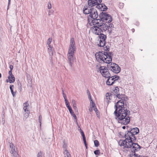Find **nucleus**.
<instances>
[{
    "instance_id": "603ef678",
    "label": "nucleus",
    "mask_w": 157,
    "mask_h": 157,
    "mask_svg": "<svg viewBox=\"0 0 157 157\" xmlns=\"http://www.w3.org/2000/svg\"><path fill=\"white\" fill-rule=\"evenodd\" d=\"M9 144H10V147H12H12H13V144H11L10 143H9Z\"/></svg>"
},
{
    "instance_id": "864d4df0",
    "label": "nucleus",
    "mask_w": 157,
    "mask_h": 157,
    "mask_svg": "<svg viewBox=\"0 0 157 157\" xmlns=\"http://www.w3.org/2000/svg\"><path fill=\"white\" fill-rule=\"evenodd\" d=\"M87 93L88 95L89 94H90V91H89V90H87Z\"/></svg>"
},
{
    "instance_id": "6e6552de",
    "label": "nucleus",
    "mask_w": 157,
    "mask_h": 157,
    "mask_svg": "<svg viewBox=\"0 0 157 157\" xmlns=\"http://www.w3.org/2000/svg\"><path fill=\"white\" fill-rule=\"evenodd\" d=\"M111 64L110 63L107 64V67L109 69L116 74L119 73L121 70L120 67L115 63H112L111 62Z\"/></svg>"
},
{
    "instance_id": "8fccbe9b",
    "label": "nucleus",
    "mask_w": 157,
    "mask_h": 157,
    "mask_svg": "<svg viewBox=\"0 0 157 157\" xmlns=\"http://www.w3.org/2000/svg\"><path fill=\"white\" fill-rule=\"evenodd\" d=\"M93 109L91 107H90V108H89V110L90 112H91L92 111V110Z\"/></svg>"
},
{
    "instance_id": "2eb2a0df",
    "label": "nucleus",
    "mask_w": 157,
    "mask_h": 157,
    "mask_svg": "<svg viewBox=\"0 0 157 157\" xmlns=\"http://www.w3.org/2000/svg\"><path fill=\"white\" fill-rule=\"evenodd\" d=\"M105 22H101V25L105 24L107 26V30H108V31L109 32V33L110 34L112 31V29L113 28V25L112 23H110L109 26L107 25V24H106Z\"/></svg>"
},
{
    "instance_id": "b1692460",
    "label": "nucleus",
    "mask_w": 157,
    "mask_h": 157,
    "mask_svg": "<svg viewBox=\"0 0 157 157\" xmlns=\"http://www.w3.org/2000/svg\"><path fill=\"white\" fill-rule=\"evenodd\" d=\"M65 157H71V155L68 151L66 150L64 151Z\"/></svg>"
},
{
    "instance_id": "2f4dec72",
    "label": "nucleus",
    "mask_w": 157,
    "mask_h": 157,
    "mask_svg": "<svg viewBox=\"0 0 157 157\" xmlns=\"http://www.w3.org/2000/svg\"><path fill=\"white\" fill-rule=\"evenodd\" d=\"M94 143L95 146L96 147H98L99 145V141L97 140H94Z\"/></svg>"
},
{
    "instance_id": "c9c22d12",
    "label": "nucleus",
    "mask_w": 157,
    "mask_h": 157,
    "mask_svg": "<svg viewBox=\"0 0 157 157\" xmlns=\"http://www.w3.org/2000/svg\"><path fill=\"white\" fill-rule=\"evenodd\" d=\"M63 97L64 99L65 102V104H67V103H69V102L68 101V100H67V97L66 95H63Z\"/></svg>"
},
{
    "instance_id": "4c0bfd02",
    "label": "nucleus",
    "mask_w": 157,
    "mask_h": 157,
    "mask_svg": "<svg viewBox=\"0 0 157 157\" xmlns=\"http://www.w3.org/2000/svg\"><path fill=\"white\" fill-rule=\"evenodd\" d=\"M128 99L127 96L125 94H124L123 95V98L122 99V100L121 101H126Z\"/></svg>"
},
{
    "instance_id": "f8f14e48",
    "label": "nucleus",
    "mask_w": 157,
    "mask_h": 157,
    "mask_svg": "<svg viewBox=\"0 0 157 157\" xmlns=\"http://www.w3.org/2000/svg\"><path fill=\"white\" fill-rule=\"evenodd\" d=\"M91 6L88 5V6H85L83 9V13L85 14H90L91 11L94 9L93 7H92Z\"/></svg>"
},
{
    "instance_id": "aec40b11",
    "label": "nucleus",
    "mask_w": 157,
    "mask_h": 157,
    "mask_svg": "<svg viewBox=\"0 0 157 157\" xmlns=\"http://www.w3.org/2000/svg\"><path fill=\"white\" fill-rule=\"evenodd\" d=\"M49 48H48V52L49 53V54L50 56H51V65H53V62L52 61V56L53 55V53L52 51V47H51L50 45H49Z\"/></svg>"
},
{
    "instance_id": "a211bd4d",
    "label": "nucleus",
    "mask_w": 157,
    "mask_h": 157,
    "mask_svg": "<svg viewBox=\"0 0 157 157\" xmlns=\"http://www.w3.org/2000/svg\"><path fill=\"white\" fill-rule=\"evenodd\" d=\"M132 148L133 149L132 150V154H130V157H138L137 155V154L135 153L136 151H137L138 150H140L141 148Z\"/></svg>"
},
{
    "instance_id": "0e129e2a",
    "label": "nucleus",
    "mask_w": 157,
    "mask_h": 157,
    "mask_svg": "<svg viewBox=\"0 0 157 157\" xmlns=\"http://www.w3.org/2000/svg\"><path fill=\"white\" fill-rule=\"evenodd\" d=\"M124 148H124H124H124Z\"/></svg>"
},
{
    "instance_id": "72a5a7b5",
    "label": "nucleus",
    "mask_w": 157,
    "mask_h": 157,
    "mask_svg": "<svg viewBox=\"0 0 157 157\" xmlns=\"http://www.w3.org/2000/svg\"><path fill=\"white\" fill-rule=\"evenodd\" d=\"M52 39L51 38H49L47 42V44L48 45H50V44L51 43L52 41Z\"/></svg>"
},
{
    "instance_id": "0eeeda50",
    "label": "nucleus",
    "mask_w": 157,
    "mask_h": 157,
    "mask_svg": "<svg viewBox=\"0 0 157 157\" xmlns=\"http://www.w3.org/2000/svg\"><path fill=\"white\" fill-rule=\"evenodd\" d=\"M95 56L96 59L99 63H105L109 64L108 61H107V59L106 58L107 56L105 54V52H99L95 54Z\"/></svg>"
},
{
    "instance_id": "58836bf2",
    "label": "nucleus",
    "mask_w": 157,
    "mask_h": 157,
    "mask_svg": "<svg viewBox=\"0 0 157 157\" xmlns=\"http://www.w3.org/2000/svg\"><path fill=\"white\" fill-rule=\"evenodd\" d=\"M42 152L41 151H40L38 153L37 157H42Z\"/></svg>"
},
{
    "instance_id": "dca6fc26",
    "label": "nucleus",
    "mask_w": 157,
    "mask_h": 157,
    "mask_svg": "<svg viewBox=\"0 0 157 157\" xmlns=\"http://www.w3.org/2000/svg\"><path fill=\"white\" fill-rule=\"evenodd\" d=\"M78 128H80V132L82 135L84 143L85 144V147H87V144L86 142V138L83 131L81 129L79 126H78Z\"/></svg>"
},
{
    "instance_id": "423d86ee",
    "label": "nucleus",
    "mask_w": 157,
    "mask_h": 157,
    "mask_svg": "<svg viewBox=\"0 0 157 157\" xmlns=\"http://www.w3.org/2000/svg\"><path fill=\"white\" fill-rule=\"evenodd\" d=\"M124 103L123 101L120 100L118 101L115 104L114 108L115 111L114 114H116L118 113H121L124 110L126 111L127 110V108L124 107Z\"/></svg>"
},
{
    "instance_id": "6ab92c4d",
    "label": "nucleus",
    "mask_w": 157,
    "mask_h": 157,
    "mask_svg": "<svg viewBox=\"0 0 157 157\" xmlns=\"http://www.w3.org/2000/svg\"><path fill=\"white\" fill-rule=\"evenodd\" d=\"M66 106L67 108H68V109L69 110V111L72 116H74L75 115V113H74V112L73 111L72 109V108L71 107V106L70 105L69 103H67V104H66Z\"/></svg>"
},
{
    "instance_id": "a878e982",
    "label": "nucleus",
    "mask_w": 157,
    "mask_h": 157,
    "mask_svg": "<svg viewBox=\"0 0 157 157\" xmlns=\"http://www.w3.org/2000/svg\"><path fill=\"white\" fill-rule=\"evenodd\" d=\"M25 112V113L24 114V117L26 119L29 116L30 112L29 110H26V112Z\"/></svg>"
},
{
    "instance_id": "79ce46f5",
    "label": "nucleus",
    "mask_w": 157,
    "mask_h": 157,
    "mask_svg": "<svg viewBox=\"0 0 157 157\" xmlns=\"http://www.w3.org/2000/svg\"><path fill=\"white\" fill-rule=\"evenodd\" d=\"M48 9H50L52 8L51 4L50 2H48Z\"/></svg>"
},
{
    "instance_id": "f03ea898",
    "label": "nucleus",
    "mask_w": 157,
    "mask_h": 157,
    "mask_svg": "<svg viewBox=\"0 0 157 157\" xmlns=\"http://www.w3.org/2000/svg\"><path fill=\"white\" fill-rule=\"evenodd\" d=\"M127 130L125 132L124 138L125 139L119 141L118 144L120 146H123L124 147H142L138 144L135 143L136 138L135 135L139 132V128L136 127L134 128H129L127 127Z\"/></svg>"
},
{
    "instance_id": "9b49d317",
    "label": "nucleus",
    "mask_w": 157,
    "mask_h": 157,
    "mask_svg": "<svg viewBox=\"0 0 157 157\" xmlns=\"http://www.w3.org/2000/svg\"><path fill=\"white\" fill-rule=\"evenodd\" d=\"M8 74L9 75L8 76V79L6 80V82H9L10 83H13L15 81V78L12 74V71H9Z\"/></svg>"
},
{
    "instance_id": "13d9d810",
    "label": "nucleus",
    "mask_w": 157,
    "mask_h": 157,
    "mask_svg": "<svg viewBox=\"0 0 157 157\" xmlns=\"http://www.w3.org/2000/svg\"><path fill=\"white\" fill-rule=\"evenodd\" d=\"M63 95H66L64 93H63Z\"/></svg>"
},
{
    "instance_id": "3c124183",
    "label": "nucleus",
    "mask_w": 157,
    "mask_h": 157,
    "mask_svg": "<svg viewBox=\"0 0 157 157\" xmlns=\"http://www.w3.org/2000/svg\"><path fill=\"white\" fill-rule=\"evenodd\" d=\"M17 86H21V83L20 82L18 83L17 84Z\"/></svg>"
},
{
    "instance_id": "c85d7f7f",
    "label": "nucleus",
    "mask_w": 157,
    "mask_h": 157,
    "mask_svg": "<svg viewBox=\"0 0 157 157\" xmlns=\"http://www.w3.org/2000/svg\"><path fill=\"white\" fill-rule=\"evenodd\" d=\"M119 91V89L118 87H117L115 88V89L113 90L114 93H115L116 94H117ZM113 93L112 92V94H113Z\"/></svg>"
},
{
    "instance_id": "a18cd8bd",
    "label": "nucleus",
    "mask_w": 157,
    "mask_h": 157,
    "mask_svg": "<svg viewBox=\"0 0 157 157\" xmlns=\"http://www.w3.org/2000/svg\"><path fill=\"white\" fill-rule=\"evenodd\" d=\"M9 67H10V70L12 71L13 69V66L12 65H10V66Z\"/></svg>"
},
{
    "instance_id": "ddd939ff",
    "label": "nucleus",
    "mask_w": 157,
    "mask_h": 157,
    "mask_svg": "<svg viewBox=\"0 0 157 157\" xmlns=\"http://www.w3.org/2000/svg\"><path fill=\"white\" fill-rule=\"evenodd\" d=\"M107 51L105 52V54L106 56H107L106 57V59H107V61L108 63L109 64L111 63L112 61V56H113V53L112 52H107Z\"/></svg>"
},
{
    "instance_id": "412c9836",
    "label": "nucleus",
    "mask_w": 157,
    "mask_h": 157,
    "mask_svg": "<svg viewBox=\"0 0 157 157\" xmlns=\"http://www.w3.org/2000/svg\"><path fill=\"white\" fill-rule=\"evenodd\" d=\"M108 79L106 82V84L107 85L111 86L113 85V84L115 82L114 81L111 80V78L110 77L108 78Z\"/></svg>"
},
{
    "instance_id": "49530a36",
    "label": "nucleus",
    "mask_w": 157,
    "mask_h": 157,
    "mask_svg": "<svg viewBox=\"0 0 157 157\" xmlns=\"http://www.w3.org/2000/svg\"><path fill=\"white\" fill-rule=\"evenodd\" d=\"M110 78H111V80L112 81H113L115 80V79L113 76H110Z\"/></svg>"
},
{
    "instance_id": "4be33fe9",
    "label": "nucleus",
    "mask_w": 157,
    "mask_h": 157,
    "mask_svg": "<svg viewBox=\"0 0 157 157\" xmlns=\"http://www.w3.org/2000/svg\"><path fill=\"white\" fill-rule=\"evenodd\" d=\"M115 95V94L113 95L112 93H107L105 95L106 98L107 100H111L112 96Z\"/></svg>"
},
{
    "instance_id": "473e14b6",
    "label": "nucleus",
    "mask_w": 157,
    "mask_h": 157,
    "mask_svg": "<svg viewBox=\"0 0 157 157\" xmlns=\"http://www.w3.org/2000/svg\"><path fill=\"white\" fill-rule=\"evenodd\" d=\"M74 118V122H76L77 125L78 126H78V122H77V117L76 116V115H75L74 116H72Z\"/></svg>"
},
{
    "instance_id": "5fc2aeb1",
    "label": "nucleus",
    "mask_w": 157,
    "mask_h": 157,
    "mask_svg": "<svg viewBox=\"0 0 157 157\" xmlns=\"http://www.w3.org/2000/svg\"><path fill=\"white\" fill-rule=\"evenodd\" d=\"M132 31L133 33H134L135 31V29H132Z\"/></svg>"
},
{
    "instance_id": "4468645a",
    "label": "nucleus",
    "mask_w": 157,
    "mask_h": 157,
    "mask_svg": "<svg viewBox=\"0 0 157 157\" xmlns=\"http://www.w3.org/2000/svg\"><path fill=\"white\" fill-rule=\"evenodd\" d=\"M96 7L100 11H102L106 10L108 9L107 7L103 3H100L97 5Z\"/></svg>"
},
{
    "instance_id": "7c9ffc66",
    "label": "nucleus",
    "mask_w": 157,
    "mask_h": 157,
    "mask_svg": "<svg viewBox=\"0 0 157 157\" xmlns=\"http://www.w3.org/2000/svg\"><path fill=\"white\" fill-rule=\"evenodd\" d=\"M42 117L41 115H40L39 116V121L40 123V127H41V121H42Z\"/></svg>"
},
{
    "instance_id": "e2e57ef3",
    "label": "nucleus",
    "mask_w": 157,
    "mask_h": 157,
    "mask_svg": "<svg viewBox=\"0 0 157 157\" xmlns=\"http://www.w3.org/2000/svg\"><path fill=\"white\" fill-rule=\"evenodd\" d=\"M152 143H151V145H152Z\"/></svg>"
},
{
    "instance_id": "09e8293b",
    "label": "nucleus",
    "mask_w": 157,
    "mask_h": 157,
    "mask_svg": "<svg viewBox=\"0 0 157 157\" xmlns=\"http://www.w3.org/2000/svg\"><path fill=\"white\" fill-rule=\"evenodd\" d=\"M120 4H121V5H120V8H122L123 6V3H120Z\"/></svg>"
},
{
    "instance_id": "7ed1b4c3",
    "label": "nucleus",
    "mask_w": 157,
    "mask_h": 157,
    "mask_svg": "<svg viewBox=\"0 0 157 157\" xmlns=\"http://www.w3.org/2000/svg\"><path fill=\"white\" fill-rule=\"evenodd\" d=\"M107 26L105 24L93 26L91 28L94 33L99 36L98 37L100 39V40L98 45L100 47H103L104 50L105 51H109L110 50V47L108 45H105L106 35L102 33L103 32L107 30Z\"/></svg>"
},
{
    "instance_id": "bf43d9fd",
    "label": "nucleus",
    "mask_w": 157,
    "mask_h": 157,
    "mask_svg": "<svg viewBox=\"0 0 157 157\" xmlns=\"http://www.w3.org/2000/svg\"><path fill=\"white\" fill-rule=\"evenodd\" d=\"M2 77V75L1 73H0V78H1Z\"/></svg>"
},
{
    "instance_id": "f3484780",
    "label": "nucleus",
    "mask_w": 157,
    "mask_h": 157,
    "mask_svg": "<svg viewBox=\"0 0 157 157\" xmlns=\"http://www.w3.org/2000/svg\"><path fill=\"white\" fill-rule=\"evenodd\" d=\"M10 152L11 154H13L14 156L19 157L17 148H11Z\"/></svg>"
},
{
    "instance_id": "ea45409f",
    "label": "nucleus",
    "mask_w": 157,
    "mask_h": 157,
    "mask_svg": "<svg viewBox=\"0 0 157 157\" xmlns=\"http://www.w3.org/2000/svg\"><path fill=\"white\" fill-rule=\"evenodd\" d=\"M93 109L95 111L96 114L97 115H98V109H97V107L96 106H95L94 108Z\"/></svg>"
},
{
    "instance_id": "4d7b16f0",
    "label": "nucleus",
    "mask_w": 157,
    "mask_h": 157,
    "mask_svg": "<svg viewBox=\"0 0 157 157\" xmlns=\"http://www.w3.org/2000/svg\"><path fill=\"white\" fill-rule=\"evenodd\" d=\"M62 94H63V93H64L63 89L62 88Z\"/></svg>"
},
{
    "instance_id": "f257e3e1",
    "label": "nucleus",
    "mask_w": 157,
    "mask_h": 157,
    "mask_svg": "<svg viewBox=\"0 0 157 157\" xmlns=\"http://www.w3.org/2000/svg\"><path fill=\"white\" fill-rule=\"evenodd\" d=\"M112 20V17L110 14L102 12L98 15L97 10L94 8L87 16L88 23L91 26L101 25L102 21L110 23Z\"/></svg>"
},
{
    "instance_id": "c756f323",
    "label": "nucleus",
    "mask_w": 157,
    "mask_h": 157,
    "mask_svg": "<svg viewBox=\"0 0 157 157\" xmlns=\"http://www.w3.org/2000/svg\"><path fill=\"white\" fill-rule=\"evenodd\" d=\"M90 107H91L93 109L94 108L95 106H96L95 104L94 103L93 101L90 102Z\"/></svg>"
},
{
    "instance_id": "f704fd0d",
    "label": "nucleus",
    "mask_w": 157,
    "mask_h": 157,
    "mask_svg": "<svg viewBox=\"0 0 157 157\" xmlns=\"http://www.w3.org/2000/svg\"><path fill=\"white\" fill-rule=\"evenodd\" d=\"M113 76L115 79V80H114L115 82L119 79L120 78L119 76L116 75Z\"/></svg>"
},
{
    "instance_id": "a19ab883",
    "label": "nucleus",
    "mask_w": 157,
    "mask_h": 157,
    "mask_svg": "<svg viewBox=\"0 0 157 157\" xmlns=\"http://www.w3.org/2000/svg\"><path fill=\"white\" fill-rule=\"evenodd\" d=\"M63 147H66L67 146V143H66L65 140L63 141Z\"/></svg>"
},
{
    "instance_id": "6e6d98bb",
    "label": "nucleus",
    "mask_w": 157,
    "mask_h": 157,
    "mask_svg": "<svg viewBox=\"0 0 157 157\" xmlns=\"http://www.w3.org/2000/svg\"><path fill=\"white\" fill-rule=\"evenodd\" d=\"M122 128L123 129H125L126 128V127L125 126H124L122 127Z\"/></svg>"
},
{
    "instance_id": "e433bc0d",
    "label": "nucleus",
    "mask_w": 157,
    "mask_h": 157,
    "mask_svg": "<svg viewBox=\"0 0 157 157\" xmlns=\"http://www.w3.org/2000/svg\"><path fill=\"white\" fill-rule=\"evenodd\" d=\"M94 153L95 155H99L100 154V151L99 150H97L94 151Z\"/></svg>"
},
{
    "instance_id": "c03bdc74",
    "label": "nucleus",
    "mask_w": 157,
    "mask_h": 157,
    "mask_svg": "<svg viewBox=\"0 0 157 157\" xmlns=\"http://www.w3.org/2000/svg\"><path fill=\"white\" fill-rule=\"evenodd\" d=\"M88 95V98H89V99L90 100V101H92L93 100H92V99H91V95H90V94H89Z\"/></svg>"
},
{
    "instance_id": "39448f33",
    "label": "nucleus",
    "mask_w": 157,
    "mask_h": 157,
    "mask_svg": "<svg viewBox=\"0 0 157 157\" xmlns=\"http://www.w3.org/2000/svg\"><path fill=\"white\" fill-rule=\"evenodd\" d=\"M76 51V47L74 38H71L70 40V45L68 49L67 54V59L69 65L71 68L72 64L76 58L75 55Z\"/></svg>"
},
{
    "instance_id": "5701e85b",
    "label": "nucleus",
    "mask_w": 157,
    "mask_h": 157,
    "mask_svg": "<svg viewBox=\"0 0 157 157\" xmlns=\"http://www.w3.org/2000/svg\"><path fill=\"white\" fill-rule=\"evenodd\" d=\"M14 86L13 85H10V88L11 90V93L13 97H14L16 94V92H14L13 88Z\"/></svg>"
},
{
    "instance_id": "680f3d73",
    "label": "nucleus",
    "mask_w": 157,
    "mask_h": 157,
    "mask_svg": "<svg viewBox=\"0 0 157 157\" xmlns=\"http://www.w3.org/2000/svg\"><path fill=\"white\" fill-rule=\"evenodd\" d=\"M49 15H50V12H49Z\"/></svg>"
},
{
    "instance_id": "de8ad7c7",
    "label": "nucleus",
    "mask_w": 157,
    "mask_h": 157,
    "mask_svg": "<svg viewBox=\"0 0 157 157\" xmlns=\"http://www.w3.org/2000/svg\"><path fill=\"white\" fill-rule=\"evenodd\" d=\"M21 86H18V90L20 92L21 91Z\"/></svg>"
},
{
    "instance_id": "052dcab7",
    "label": "nucleus",
    "mask_w": 157,
    "mask_h": 157,
    "mask_svg": "<svg viewBox=\"0 0 157 157\" xmlns=\"http://www.w3.org/2000/svg\"><path fill=\"white\" fill-rule=\"evenodd\" d=\"M78 130H79L80 131V128H78Z\"/></svg>"
},
{
    "instance_id": "cd10ccee",
    "label": "nucleus",
    "mask_w": 157,
    "mask_h": 157,
    "mask_svg": "<svg viewBox=\"0 0 157 157\" xmlns=\"http://www.w3.org/2000/svg\"><path fill=\"white\" fill-rule=\"evenodd\" d=\"M72 103L73 104V106L74 108L75 109L77 108L76 107V104L75 100L74 99H72Z\"/></svg>"
},
{
    "instance_id": "20e7f679",
    "label": "nucleus",
    "mask_w": 157,
    "mask_h": 157,
    "mask_svg": "<svg viewBox=\"0 0 157 157\" xmlns=\"http://www.w3.org/2000/svg\"><path fill=\"white\" fill-rule=\"evenodd\" d=\"M130 111L129 110H124L121 113H118L114 114L115 119L119 123L124 125H127L129 123L130 121Z\"/></svg>"
},
{
    "instance_id": "bb28decb",
    "label": "nucleus",
    "mask_w": 157,
    "mask_h": 157,
    "mask_svg": "<svg viewBox=\"0 0 157 157\" xmlns=\"http://www.w3.org/2000/svg\"><path fill=\"white\" fill-rule=\"evenodd\" d=\"M124 94H117L116 95L117 98H118L119 99H121V100H122L123 97V96Z\"/></svg>"
},
{
    "instance_id": "393cba45",
    "label": "nucleus",
    "mask_w": 157,
    "mask_h": 157,
    "mask_svg": "<svg viewBox=\"0 0 157 157\" xmlns=\"http://www.w3.org/2000/svg\"><path fill=\"white\" fill-rule=\"evenodd\" d=\"M23 109L25 112H26V110H28L27 107L29 105V104L27 102H25L24 103Z\"/></svg>"
},
{
    "instance_id": "37998d69",
    "label": "nucleus",
    "mask_w": 157,
    "mask_h": 157,
    "mask_svg": "<svg viewBox=\"0 0 157 157\" xmlns=\"http://www.w3.org/2000/svg\"><path fill=\"white\" fill-rule=\"evenodd\" d=\"M10 1H11V0H8V6H7V10L9 8V6L10 4Z\"/></svg>"
},
{
    "instance_id": "9d476101",
    "label": "nucleus",
    "mask_w": 157,
    "mask_h": 157,
    "mask_svg": "<svg viewBox=\"0 0 157 157\" xmlns=\"http://www.w3.org/2000/svg\"><path fill=\"white\" fill-rule=\"evenodd\" d=\"M102 0H88V5L91 7L96 6L102 2Z\"/></svg>"
},
{
    "instance_id": "1a4fd4ad",
    "label": "nucleus",
    "mask_w": 157,
    "mask_h": 157,
    "mask_svg": "<svg viewBox=\"0 0 157 157\" xmlns=\"http://www.w3.org/2000/svg\"><path fill=\"white\" fill-rule=\"evenodd\" d=\"M109 69L105 66H101L99 71L102 76L106 78H108L111 76V75L109 71Z\"/></svg>"
}]
</instances>
